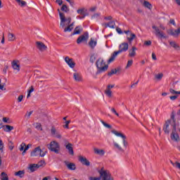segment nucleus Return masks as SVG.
<instances>
[{"mask_svg":"<svg viewBox=\"0 0 180 180\" xmlns=\"http://www.w3.org/2000/svg\"><path fill=\"white\" fill-rule=\"evenodd\" d=\"M15 176H19L20 178H23L25 176V170H20L14 173Z\"/></svg>","mask_w":180,"mask_h":180,"instance_id":"7c9ffc66","label":"nucleus"},{"mask_svg":"<svg viewBox=\"0 0 180 180\" xmlns=\"http://www.w3.org/2000/svg\"><path fill=\"white\" fill-rule=\"evenodd\" d=\"M169 92L172 95H180V91H176L174 89H169Z\"/></svg>","mask_w":180,"mask_h":180,"instance_id":"37998d69","label":"nucleus"},{"mask_svg":"<svg viewBox=\"0 0 180 180\" xmlns=\"http://www.w3.org/2000/svg\"><path fill=\"white\" fill-rule=\"evenodd\" d=\"M77 12L78 15H79L77 17V19H84V18L86 16V9H85V8H79Z\"/></svg>","mask_w":180,"mask_h":180,"instance_id":"4468645a","label":"nucleus"},{"mask_svg":"<svg viewBox=\"0 0 180 180\" xmlns=\"http://www.w3.org/2000/svg\"><path fill=\"white\" fill-rule=\"evenodd\" d=\"M81 32H82V28H81L79 26H77L75 28L72 34H81Z\"/></svg>","mask_w":180,"mask_h":180,"instance_id":"c756f323","label":"nucleus"},{"mask_svg":"<svg viewBox=\"0 0 180 180\" xmlns=\"http://www.w3.org/2000/svg\"><path fill=\"white\" fill-rule=\"evenodd\" d=\"M136 39V35L133 32H130L128 36H127V39L129 43H131Z\"/></svg>","mask_w":180,"mask_h":180,"instance_id":"393cba45","label":"nucleus"},{"mask_svg":"<svg viewBox=\"0 0 180 180\" xmlns=\"http://www.w3.org/2000/svg\"><path fill=\"white\" fill-rule=\"evenodd\" d=\"M28 169H30V172H34V171H37L39 168L37 164H30L28 167Z\"/></svg>","mask_w":180,"mask_h":180,"instance_id":"a878e982","label":"nucleus"},{"mask_svg":"<svg viewBox=\"0 0 180 180\" xmlns=\"http://www.w3.org/2000/svg\"><path fill=\"white\" fill-rule=\"evenodd\" d=\"M164 77V74H162V73H159V74H158V75H156L155 76V78L156 79H158L159 81L160 80H161V79H162V77Z\"/></svg>","mask_w":180,"mask_h":180,"instance_id":"a18cd8bd","label":"nucleus"},{"mask_svg":"<svg viewBox=\"0 0 180 180\" xmlns=\"http://www.w3.org/2000/svg\"><path fill=\"white\" fill-rule=\"evenodd\" d=\"M58 12H59L60 19V26L62 29H64L65 27V22H67L66 25H70V23H71L72 18L71 17L65 18V14H64V13H61L60 9H58Z\"/></svg>","mask_w":180,"mask_h":180,"instance_id":"7ed1b4c3","label":"nucleus"},{"mask_svg":"<svg viewBox=\"0 0 180 180\" xmlns=\"http://www.w3.org/2000/svg\"><path fill=\"white\" fill-rule=\"evenodd\" d=\"M152 58L153 60H154L155 61L157 60V56H155V53H152Z\"/></svg>","mask_w":180,"mask_h":180,"instance_id":"0e129e2a","label":"nucleus"},{"mask_svg":"<svg viewBox=\"0 0 180 180\" xmlns=\"http://www.w3.org/2000/svg\"><path fill=\"white\" fill-rule=\"evenodd\" d=\"M47 151L43 152L40 146H37L31 152V157H44Z\"/></svg>","mask_w":180,"mask_h":180,"instance_id":"0eeeda50","label":"nucleus"},{"mask_svg":"<svg viewBox=\"0 0 180 180\" xmlns=\"http://www.w3.org/2000/svg\"><path fill=\"white\" fill-rule=\"evenodd\" d=\"M117 70L116 69L112 70L110 72H108V76L112 77L113 74H117Z\"/></svg>","mask_w":180,"mask_h":180,"instance_id":"8fccbe9b","label":"nucleus"},{"mask_svg":"<svg viewBox=\"0 0 180 180\" xmlns=\"http://www.w3.org/2000/svg\"><path fill=\"white\" fill-rule=\"evenodd\" d=\"M143 6H145V8H148V9H151V8H153L151 4L147 1H143Z\"/></svg>","mask_w":180,"mask_h":180,"instance_id":"a19ab883","label":"nucleus"},{"mask_svg":"<svg viewBox=\"0 0 180 180\" xmlns=\"http://www.w3.org/2000/svg\"><path fill=\"white\" fill-rule=\"evenodd\" d=\"M152 29L155 30L154 34H155V36H157L158 37H160V39H167V36H165V34L161 32V30H160V28H158V27L155 25H153Z\"/></svg>","mask_w":180,"mask_h":180,"instance_id":"9b49d317","label":"nucleus"},{"mask_svg":"<svg viewBox=\"0 0 180 180\" xmlns=\"http://www.w3.org/2000/svg\"><path fill=\"white\" fill-rule=\"evenodd\" d=\"M171 164L173 165V167H174L175 168H178V169H180V163L178 162H175L174 163V162L170 161Z\"/></svg>","mask_w":180,"mask_h":180,"instance_id":"79ce46f5","label":"nucleus"},{"mask_svg":"<svg viewBox=\"0 0 180 180\" xmlns=\"http://www.w3.org/2000/svg\"><path fill=\"white\" fill-rule=\"evenodd\" d=\"M98 44V39L91 38V51H95V47H96Z\"/></svg>","mask_w":180,"mask_h":180,"instance_id":"412c9836","label":"nucleus"},{"mask_svg":"<svg viewBox=\"0 0 180 180\" xmlns=\"http://www.w3.org/2000/svg\"><path fill=\"white\" fill-rule=\"evenodd\" d=\"M94 151L97 155H100L101 157L105 155V150L103 149H98L95 148Z\"/></svg>","mask_w":180,"mask_h":180,"instance_id":"b1692460","label":"nucleus"},{"mask_svg":"<svg viewBox=\"0 0 180 180\" xmlns=\"http://www.w3.org/2000/svg\"><path fill=\"white\" fill-rule=\"evenodd\" d=\"M34 91V88L33 87V86H31L30 88V90L28 91L29 94H32V92H33Z\"/></svg>","mask_w":180,"mask_h":180,"instance_id":"680f3d73","label":"nucleus"},{"mask_svg":"<svg viewBox=\"0 0 180 180\" xmlns=\"http://www.w3.org/2000/svg\"><path fill=\"white\" fill-rule=\"evenodd\" d=\"M17 4H18V6H20L21 8H23V6H26L27 3L26 1L23 0H15Z\"/></svg>","mask_w":180,"mask_h":180,"instance_id":"f704fd0d","label":"nucleus"},{"mask_svg":"<svg viewBox=\"0 0 180 180\" xmlns=\"http://www.w3.org/2000/svg\"><path fill=\"white\" fill-rule=\"evenodd\" d=\"M8 120H9V118H8V117H3V122H4V123H8Z\"/></svg>","mask_w":180,"mask_h":180,"instance_id":"774afa93","label":"nucleus"},{"mask_svg":"<svg viewBox=\"0 0 180 180\" xmlns=\"http://www.w3.org/2000/svg\"><path fill=\"white\" fill-rule=\"evenodd\" d=\"M111 133H112V134H115V136H116L117 137H121V139H122V143H123V146L124 147V148H127V142L126 141V135L123 134L121 132H119L116 130H112L111 131Z\"/></svg>","mask_w":180,"mask_h":180,"instance_id":"6e6552de","label":"nucleus"},{"mask_svg":"<svg viewBox=\"0 0 180 180\" xmlns=\"http://www.w3.org/2000/svg\"><path fill=\"white\" fill-rule=\"evenodd\" d=\"M13 148H14L13 143L11 141H9V150H11L12 151V150H13Z\"/></svg>","mask_w":180,"mask_h":180,"instance_id":"6e6d98bb","label":"nucleus"},{"mask_svg":"<svg viewBox=\"0 0 180 180\" xmlns=\"http://www.w3.org/2000/svg\"><path fill=\"white\" fill-rule=\"evenodd\" d=\"M169 23H171L172 25H173L174 26H175V20L174 19H171L169 21Z\"/></svg>","mask_w":180,"mask_h":180,"instance_id":"338daca9","label":"nucleus"},{"mask_svg":"<svg viewBox=\"0 0 180 180\" xmlns=\"http://www.w3.org/2000/svg\"><path fill=\"white\" fill-rule=\"evenodd\" d=\"M48 150L55 153V154H58L60 153V143L57 141H52L49 144L46 145Z\"/></svg>","mask_w":180,"mask_h":180,"instance_id":"20e7f679","label":"nucleus"},{"mask_svg":"<svg viewBox=\"0 0 180 180\" xmlns=\"http://www.w3.org/2000/svg\"><path fill=\"white\" fill-rule=\"evenodd\" d=\"M4 141H2L0 139V154L4 153ZM1 165H2V158H1L0 156V167Z\"/></svg>","mask_w":180,"mask_h":180,"instance_id":"bb28decb","label":"nucleus"},{"mask_svg":"<svg viewBox=\"0 0 180 180\" xmlns=\"http://www.w3.org/2000/svg\"><path fill=\"white\" fill-rule=\"evenodd\" d=\"M65 165H66L67 168L70 171H75V169H77L75 163L70 162L68 161H65Z\"/></svg>","mask_w":180,"mask_h":180,"instance_id":"6ab92c4d","label":"nucleus"},{"mask_svg":"<svg viewBox=\"0 0 180 180\" xmlns=\"http://www.w3.org/2000/svg\"><path fill=\"white\" fill-rule=\"evenodd\" d=\"M100 16H101V13H96L91 15V19H93L94 20H98V19H99Z\"/></svg>","mask_w":180,"mask_h":180,"instance_id":"ea45409f","label":"nucleus"},{"mask_svg":"<svg viewBox=\"0 0 180 180\" xmlns=\"http://www.w3.org/2000/svg\"><path fill=\"white\" fill-rule=\"evenodd\" d=\"M100 177H91V180H113L110 172L102 167L98 170Z\"/></svg>","mask_w":180,"mask_h":180,"instance_id":"f257e3e1","label":"nucleus"},{"mask_svg":"<svg viewBox=\"0 0 180 180\" xmlns=\"http://www.w3.org/2000/svg\"><path fill=\"white\" fill-rule=\"evenodd\" d=\"M101 123L106 127L107 129H112V126L106 122H105L103 120H101Z\"/></svg>","mask_w":180,"mask_h":180,"instance_id":"c03bdc74","label":"nucleus"},{"mask_svg":"<svg viewBox=\"0 0 180 180\" xmlns=\"http://www.w3.org/2000/svg\"><path fill=\"white\" fill-rule=\"evenodd\" d=\"M131 65H133V60H129L127 62L126 68H129V67H131Z\"/></svg>","mask_w":180,"mask_h":180,"instance_id":"603ef678","label":"nucleus"},{"mask_svg":"<svg viewBox=\"0 0 180 180\" xmlns=\"http://www.w3.org/2000/svg\"><path fill=\"white\" fill-rule=\"evenodd\" d=\"M172 132L171 134V139L174 141H179V135L176 134V125L174 124L172 127Z\"/></svg>","mask_w":180,"mask_h":180,"instance_id":"f8f14e48","label":"nucleus"},{"mask_svg":"<svg viewBox=\"0 0 180 180\" xmlns=\"http://www.w3.org/2000/svg\"><path fill=\"white\" fill-rule=\"evenodd\" d=\"M74 23L72 22L71 24L69 23L67 25V22H65V25L64 28L65 33H67V32H72V29H74Z\"/></svg>","mask_w":180,"mask_h":180,"instance_id":"aec40b11","label":"nucleus"},{"mask_svg":"<svg viewBox=\"0 0 180 180\" xmlns=\"http://www.w3.org/2000/svg\"><path fill=\"white\" fill-rule=\"evenodd\" d=\"M145 46H151V41H146L144 42Z\"/></svg>","mask_w":180,"mask_h":180,"instance_id":"052dcab7","label":"nucleus"},{"mask_svg":"<svg viewBox=\"0 0 180 180\" xmlns=\"http://www.w3.org/2000/svg\"><path fill=\"white\" fill-rule=\"evenodd\" d=\"M96 65L99 71V72H105L108 70V65L105 64V60L102 58H98L96 61Z\"/></svg>","mask_w":180,"mask_h":180,"instance_id":"39448f33","label":"nucleus"},{"mask_svg":"<svg viewBox=\"0 0 180 180\" xmlns=\"http://www.w3.org/2000/svg\"><path fill=\"white\" fill-rule=\"evenodd\" d=\"M165 134H169V122H167L163 127Z\"/></svg>","mask_w":180,"mask_h":180,"instance_id":"cd10ccee","label":"nucleus"},{"mask_svg":"<svg viewBox=\"0 0 180 180\" xmlns=\"http://www.w3.org/2000/svg\"><path fill=\"white\" fill-rule=\"evenodd\" d=\"M50 134L51 137H53V139H58V140H61V139H63L61 132H60L58 129H57L54 125L51 126L50 129Z\"/></svg>","mask_w":180,"mask_h":180,"instance_id":"423d86ee","label":"nucleus"},{"mask_svg":"<svg viewBox=\"0 0 180 180\" xmlns=\"http://www.w3.org/2000/svg\"><path fill=\"white\" fill-rule=\"evenodd\" d=\"M104 19L105 20H112V19H113V18L110 15L108 16V17H105Z\"/></svg>","mask_w":180,"mask_h":180,"instance_id":"e2e57ef3","label":"nucleus"},{"mask_svg":"<svg viewBox=\"0 0 180 180\" xmlns=\"http://www.w3.org/2000/svg\"><path fill=\"white\" fill-rule=\"evenodd\" d=\"M168 34H171V36H174V37H178L180 34V27L177 30H167Z\"/></svg>","mask_w":180,"mask_h":180,"instance_id":"a211bd4d","label":"nucleus"},{"mask_svg":"<svg viewBox=\"0 0 180 180\" xmlns=\"http://www.w3.org/2000/svg\"><path fill=\"white\" fill-rule=\"evenodd\" d=\"M8 41H15L16 40V37L13 34V33L9 32L8 34Z\"/></svg>","mask_w":180,"mask_h":180,"instance_id":"473e14b6","label":"nucleus"},{"mask_svg":"<svg viewBox=\"0 0 180 180\" xmlns=\"http://www.w3.org/2000/svg\"><path fill=\"white\" fill-rule=\"evenodd\" d=\"M37 167L39 168H41L43 167H46V161L44 160H40L37 164Z\"/></svg>","mask_w":180,"mask_h":180,"instance_id":"c9c22d12","label":"nucleus"},{"mask_svg":"<svg viewBox=\"0 0 180 180\" xmlns=\"http://www.w3.org/2000/svg\"><path fill=\"white\" fill-rule=\"evenodd\" d=\"M73 79L76 82H82V76L81 75V73L79 72H77V70L74 69L73 70Z\"/></svg>","mask_w":180,"mask_h":180,"instance_id":"ddd939ff","label":"nucleus"},{"mask_svg":"<svg viewBox=\"0 0 180 180\" xmlns=\"http://www.w3.org/2000/svg\"><path fill=\"white\" fill-rule=\"evenodd\" d=\"M111 112H112V113H115V115H116V116L119 117V113H117V112H116V110L115 108H111Z\"/></svg>","mask_w":180,"mask_h":180,"instance_id":"13d9d810","label":"nucleus"},{"mask_svg":"<svg viewBox=\"0 0 180 180\" xmlns=\"http://www.w3.org/2000/svg\"><path fill=\"white\" fill-rule=\"evenodd\" d=\"M136 51H137V48L136 46H132V48L129 51V56L136 57Z\"/></svg>","mask_w":180,"mask_h":180,"instance_id":"5701e85b","label":"nucleus"},{"mask_svg":"<svg viewBox=\"0 0 180 180\" xmlns=\"http://www.w3.org/2000/svg\"><path fill=\"white\" fill-rule=\"evenodd\" d=\"M116 32H117V33L119 34H122L123 33V32L122 31V29L119 28V27H117L116 28Z\"/></svg>","mask_w":180,"mask_h":180,"instance_id":"bf43d9fd","label":"nucleus"},{"mask_svg":"<svg viewBox=\"0 0 180 180\" xmlns=\"http://www.w3.org/2000/svg\"><path fill=\"white\" fill-rule=\"evenodd\" d=\"M104 26L105 27H110V29H115V26H116V23L115 22V21H110L108 23H105Z\"/></svg>","mask_w":180,"mask_h":180,"instance_id":"c85d7f7f","label":"nucleus"},{"mask_svg":"<svg viewBox=\"0 0 180 180\" xmlns=\"http://www.w3.org/2000/svg\"><path fill=\"white\" fill-rule=\"evenodd\" d=\"M65 147L68 150V153L70 155H74V148H72V143L67 142L65 144Z\"/></svg>","mask_w":180,"mask_h":180,"instance_id":"f3484780","label":"nucleus"},{"mask_svg":"<svg viewBox=\"0 0 180 180\" xmlns=\"http://www.w3.org/2000/svg\"><path fill=\"white\" fill-rule=\"evenodd\" d=\"M89 39V34L88 32H84V34L79 37L77 39V44H81V43H84L87 44L88 40Z\"/></svg>","mask_w":180,"mask_h":180,"instance_id":"1a4fd4ad","label":"nucleus"},{"mask_svg":"<svg viewBox=\"0 0 180 180\" xmlns=\"http://www.w3.org/2000/svg\"><path fill=\"white\" fill-rule=\"evenodd\" d=\"M1 79H0V89L1 90V91H6V88H5V83H4V84H1Z\"/></svg>","mask_w":180,"mask_h":180,"instance_id":"5fc2aeb1","label":"nucleus"},{"mask_svg":"<svg viewBox=\"0 0 180 180\" xmlns=\"http://www.w3.org/2000/svg\"><path fill=\"white\" fill-rule=\"evenodd\" d=\"M127 50H129V44L127 42H123L120 44L119 45V50L117 51H115L108 60V64L113 63L116 57H117L118 54H121V53H126Z\"/></svg>","mask_w":180,"mask_h":180,"instance_id":"f03ea898","label":"nucleus"},{"mask_svg":"<svg viewBox=\"0 0 180 180\" xmlns=\"http://www.w3.org/2000/svg\"><path fill=\"white\" fill-rule=\"evenodd\" d=\"M60 11H62L63 12H65L66 13H68V12H70V8H68L67 5L63 4L60 8Z\"/></svg>","mask_w":180,"mask_h":180,"instance_id":"58836bf2","label":"nucleus"},{"mask_svg":"<svg viewBox=\"0 0 180 180\" xmlns=\"http://www.w3.org/2000/svg\"><path fill=\"white\" fill-rule=\"evenodd\" d=\"M56 3L61 6V5H63V0H56Z\"/></svg>","mask_w":180,"mask_h":180,"instance_id":"69168bd1","label":"nucleus"},{"mask_svg":"<svg viewBox=\"0 0 180 180\" xmlns=\"http://www.w3.org/2000/svg\"><path fill=\"white\" fill-rule=\"evenodd\" d=\"M2 127H5L4 129V131H6L7 133H9L13 130V127L11 125H4Z\"/></svg>","mask_w":180,"mask_h":180,"instance_id":"2f4dec72","label":"nucleus"},{"mask_svg":"<svg viewBox=\"0 0 180 180\" xmlns=\"http://www.w3.org/2000/svg\"><path fill=\"white\" fill-rule=\"evenodd\" d=\"M113 144H114V147H115V148H117V150H118V151H121L122 153H124V150H123V148H122V146H120V145H119V143L114 141Z\"/></svg>","mask_w":180,"mask_h":180,"instance_id":"72a5a7b5","label":"nucleus"},{"mask_svg":"<svg viewBox=\"0 0 180 180\" xmlns=\"http://www.w3.org/2000/svg\"><path fill=\"white\" fill-rule=\"evenodd\" d=\"M65 62L66 63V64H68V65H69L70 68H75V62L74 61V59L66 56L65 57Z\"/></svg>","mask_w":180,"mask_h":180,"instance_id":"2eb2a0df","label":"nucleus"},{"mask_svg":"<svg viewBox=\"0 0 180 180\" xmlns=\"http://www.w3.org/2000/svg\"><path fill=\"white\" fill-rule=\"evenodd\" d=\"M11 66L13 70L15 71H20V64H19V60H13L11 63Z\"/></svg>","mask_w":180,"mask_h":180,"instance_id":"dca6fc26","label":"nucleus"},{"mask_svg":"<svg viewBox=\"0 0 180 180\" xmlns=\"http://www.w3.org/2000/svg\"><path fill=\"white\" fill-rule=\"evenodd\" d=\"M26 147V143H22L20 147V151L25 150V148Z\"/></svg>","mask_w":180,"mask_h":180,"instance_id":"864d4df0","label":"nucleus"},{"mask_svg":"<svg viewBox=\"0 0 180 180\" xmlns=\"http://www.w3.org/2000/svg\"><path fill=\"white\" fill-rule=\"evenodd\" d=\"M23 98H25V96L23 95H20L18 98H17V101L18 103H20V102H22V101H23Z\"/></svg>","mask_w":180,"mask_h":180,"instance_id":"3c124183","label":"nucleus"},{"mask_svg":"<svg viewBox=\"0 0 180 180\" xmlns=\"http://www.w3.org/2000/svg\"><path fill=\"white\" fill-rule=\"evenodd\" d=\"M35 46L37 49V50H39V51H40L41 53L47 51V49H49L44 42H41L40 41H37L35 42Z\"/></svg>","mask_w":180,"mask_h":180,"instance_id":"9d476101","label":"nucleus"},{"mask_svg":"<svg viewBox=\"0 0 180 180\" xmlns=\"http://www.w3.org/2000/svg\"><path fill=\"white\" fill-rule=\"evenodd\" d=\"M105 94L108 98H112V91L110 89H107L105 91Z\"/></svg>","mask_w":180,"mask_h":180,"instance_id":"49530a36","label":"nucleus"},{"mask_svg":"<svg viewBox=\"0 0 180 180\" xmlns=\"http://www.w3.org/2000/svg\"><path fill=\"white\" fill-rule=\"evenodd\" d=\"M1 180H9V177L8 176V174L6 172H1Z\"/></svg>","mask_w":180,"mask_h":180,"instance_id":"e433bc0d","label":"nucleus"},{"mask_svg":"<svg viewBox=\"0 0 180 180\" xmlns=\"http://www.w3.org/2000/svg\"><path fill=\"white\" fill-rule=\"evenodd\" d=\"M71 123V120H68L65 122V125H63L64 129H70L69 124Z\"/></svg>","mask_w":180,"mask_h":180,"instance_id":"09e8293b","label":"nucleus"},{"mask_svg":"<svg viewBox=\"0 0 180 180\" xmlns=\"http://www.w3.org/2000/svg\"><path fill=\"white\" fill-rule=\"evenodd\" d=\"M169 98H170L171 101H175L176 99L178 98V95L172 96Z\"/></svg>","mask_w":180,"mask_h":180,"instance_id":"4d7b16f0","label":"nucleus"},{"mask_svg":"<svg viewBox=\"0 0 180 180\" xmlns=\"http://www.w3.org/2000/svg\"><path fill=\"white\" fill-rule=\"evenodd\" d=\"M79 161H80L83 165H86V167H89V165H91L89 160H87L86 158L83 156H79Z\"/></svg>","mask_w":180,"mask_h":180,"instance_id":"4be33fe9","label":"nucleus"},{"mask_svg":"<svg viewBox=\"0 0 180 180\" xmlns=\"http://www.w3.org/2000/svg\"><path fill=\"white\" fill-rule=\"evenodd\" d=\"M169 44L172 47H173V49H175L176 50L179 49V45H178V44H176L175 41H169Z\"/></svg>","mask_w":180,"mask_h":180,"instance_id":"4c0bfd02","label":"nucleus"},{"mask_svg":"<svg viewBox=\"0 0 180 180\" xmlns=\"http://www.w3.org/2000/svg\"><path fill=\"white\" fill-rule=\"evenodd\" d=\"M35 129H37V130H41V131L43 130V128L41 127V124L37 122L35 124Z\"/></svg>","mask_w":180,"mask_h":180,"instance_id":"de8ad7c7","label":"nucleus"}]
</instances>
